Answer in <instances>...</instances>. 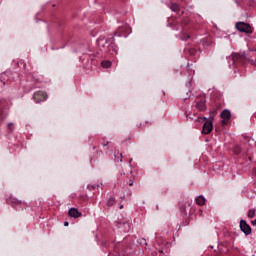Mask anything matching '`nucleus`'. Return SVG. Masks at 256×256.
Here are the masks:
<instances>
[{"mask_svg":"<svg viewBox=\"0 0 256 256\" xmlns=\"http://www.w3.org/2000/svg\"><path fill=\"white\" fill-rule=\"evenodd\" d=\"M97 45L102 52V55H117V45H115L113 40H109L105 37H100L97 40Z\"/></svg>","mask_w":256,"mask_h":256,"instance_id":"nucleus-1","label":"nucleus"},{"mask_svg":"<svg viewBox=\"0 0 256 256\" xmlns=\"http://www.w3.org/2000/svg\"><path fill=\"white\" fill-rule=\"evenodd\" d=\"M246 59L247 57L245 56V53H241V54L235 53L229 56L227 58V61H228L229 67H236L237 63H244Z\"/></svg>","mask_w":256,"mask_h":256,"instance_id":"nucleus-2","label":"nucleus"},{"mask_svg":"<svg viewBox=\"0 0 256 256\" xmlns=\"http://www.w3.org/2000/svg\"><path fill=\"white\" fill-rule=\"evenodd\" d=\"M236 29L241 33H253V29H251V26L245 22H237Z\"/></svg>","mask_w":256,"mask_h":256,"instance_id":"nucleus-3","label":"nucleus"},{"mask_svg":"<svg viewBox=\"0 0 256 256\" xmlns=\"http://www.w3.org/2000/svg\"><path fill=\"white\" fill-rule=\"evenodd\" d=\"M118 229H120L123 233H129L131 231V222L124 220L117 223Z\"/></svg>","mask_w":256,"mask_h":256,"instance_id":"nucleus-4","label":"nucleus"},{"mask_svg":"<svg viewBox=\"0 0 256 256\" xmlns=\"http://www.w3.org/2000/svg\"><path fill=\"white\" fill-rule=\"evenodd\" d=\"M33 99H34L35 103H41V101H46L47 93H45L43 91L35 92L33 95Z\"/></svg>","mask_w":256,"mask_h":256,"instance_id":"nucleus-5","label":"nucleus"},{"mask_svg":"<svg viewBox=\"0 0 256 256\" xmlns=\"http://www.w3.org/2000/svg\"><path fill=\"white\" fill-rule=\"evenodd\" d=\"M213 131V120H207L203 124L202 133L203 135H209Z\"/></svg>","mask_w":256,"mask_h":256,"instance_id":"nucleus-6","label":"nucleus"},{"mask_svg":"<svg viewBox=\"0 0 256 256\" xmlns=\"http://www.w3.org/2000/svg\"><path fill=\"white\" fill-rule=\"evenodd\" d=\"M240 229L242 233L246 235H251V226H249V224H247L245 220L240 221Z\"/></svg>","mask_w":256,"mask_h":256,"instance_id":"nucleus-7","label":"nucleus"},{"mask_svg":"<svg viewBox=\"0 0 256 256\" xmlns=\"http://www.w3.org/2000/svg\"><path fill=\"white\" fill-rule=\"evenodd\" d=\"M8 203H10V205H12V207H15L17 211H19V209H21V205H23V201H19L17 200V198H9Z\"/></svg>","mask_w":256,"mask_h":256,"instance_id":"nucleus-8","label":"nucleus"},{"mask_svg":"<svg viewBox=\"0 0 256 256\" xmlns=\"http://www.w3.org/2000/svg\"><path fill=\"white\" fill-rule=\"evenodd\" d=\"M205 103H207V100H205L204 98L196 101V109H198V111H205L207 109V105H205Z\"/></svg>","mask_w":256,"mask_h":256,"instance_id":"nucleus-9","label":"nucleus"},{"mask_svg":"<svg viewBox=\"0 0 256 256\" xmlns=\"http://www.w3.org/2000/svg\"><path fill=\"white\" fill-rule=\"evenodd\" d=\"M68 215L70 217H73L74 219H79V217H81V212H79V210H77L76 208H71L68 211Z\"/></svg>","mask_w":256,"mask_h":256,"instance_id":"nucleus-10","label":"nucleus"},{"mask_svg":"<svg viewBox=\"0 0 256 256\" xmlns=\"http://www.w3.org/2000/svg\"><path fill=\"white\" fill-rule=\"evenodd\" d=\"M220 117L224 119V121H229V119H231V112L229 110H224L220 114Z\"/></svg>","mask_w":256,"mask_h":256,"instance_id":"nucleus-11","label":"nucleus"},{"mask_svg":"<svg viewBox=\"0 0 256 256\" xmlns=\"http://www.w3.org/2000/svg\"><path fill=\"white\" fill-rule=\"evenodd\" d=\"M114 157H115V161H117L118 163L123 162V154L119 152H115Z\"/></svg>","mask_w":256,"mask_h":256,"instance_id":"nucleus-12","label":"nucleus"},{"mask_svg":"<svg viewBox=\"0 0 256 256\" xmlns=\"http://www.w3.org/2000/svg\"><path fill=\"white\" fill-rule=\"evenodd\" d=\"M196 203H197V205H205V197H203V196H198L197 198H196Z\"/></svg>","mask_w":256,"mask_h":256,"instance_id":"nucleus-13","label":"nucleus"},{"mask_svg":"<svg viewBox=\"0 0 256 256\" xmlns=\"http://www.w3.org/2000/svg\"><path fill=\"white\" fill-rule=\"evenodd\" d=\"M101 65L104 69H109V67H111L112 63L109 60H104V61H102Z\"/></svg>","mask_w":256,"mask_h":256,"instance_id":"nucleus-14","label":"nucleus"},{"mask_svg":"<svg viewBox=\"0 0 256 256\" xmlns=\"http://www.w3.org/2000/svg\"><path fill=\"white\" fill-rule=\"evenodd\" d=\"M123 31H125V29L123 28H119V32H115V36L116 37H127L125 34H123Z\"/></svg>","mask_w":256,"mask_h":256,"instance_id":"nucleus-15","label":"nucleus"},{"mask_svg":"<svg viewBox=\"0 0 256 256\" xmlns=\"http://www.w3.org/2000/svg\"><path fill=\"white\" fill-rule=\"evenodd\" d=\"M113 205H115V198H109L107 201V206L113 207Z\"/></svg>","mask_w":256,"mask_h":256,"instance_id":"nucleus-16","label":"nucleus"},{"mask_svg":"<svg viewBox=\"0 0 256 256\" xmlns=\"http://www.w3.org/2000/svg\"><path fill=\"white\" fill-rule=\"evenodd\" d=\"M248 217L249 219H253V217H255V209H250L248 211Z\"/></svg>","mask_w":256,"mask_h":256,"instance_id":"nucleus-17","label":"nucleus"},{"mask_svg":"<svg viewBox=\"0 0 256 256\" xmlns=\"http://www.w3.org/2000/svg\"><path fill=\"white\" fill-rule=\"evenodd\" d=\"M170 9H171L172 11H174L175 13H177V11H179V5H177V4H172V5L170 6Z\"/></svg>","mask_w":256,"mask_h":256,"instance_id":"nucleus-18","label":"nucleus"},{"mask_svg":"<svg viewBox=\"0 0 256 256\" xmlns=\"http://www.w3.org/2000/svg\"><path fill=\"white\" fill-rule=\"evenodd\" d=\"M7 79V73H2L1 74V77H0V80H1V83L2 85L5 84V80Z\"/></svg>","mask_w":256,"mask_h":256,"instance_id":"nucleus-19","label":"nucleus"},{"mask_svg":"<svg viewBox=\"0 0 256 256\" xmlns=\"http://www.w3.org/2000/svg\"><path fill=\"white\" fill-rule=\"evenodd\" d=\"M99 187V185L98 184H88V186H87V189H97Z\"/></svg>","mask_w":256,"mask_h":256,"instance_id":"nucleus-20","label":"nucleus"},{"mask_svg":"<svg viewBox=\"0 0 256 256\" xmlns=\"http://www.w3.org/2000/svg\"><path fill=\"white\" fill-rule=\"evenodd\" d=\"M234 153H235L236 155H239V154L241 153V147L236 146V147L234 148Z\"/></svg>","mask_w":256,"mask_h":256,"instance_id":"nucleus-21","label":"nucleus"},{"mask_svg":"<svg viewBox=\"0 0 256 256\" xmlns=\"http://www.w3.org/2000/svg\"><path fill=\"white\" fill-rule=\"evenodd\" d=\"M193 75H195V70H192L190 72L189 81H188L189 85H191V79H193Z\"/></svg>","mask_w":256,"mask_h":256,"instance_id":"nucleus-22","label":"nucleus"},{"mask_svg":"<svg viewBox=\"0 0 256 256\" xmlns=\"http://www.w3.org/2000/svg\"><path fill=\"white\" fill-rule=\"evenodd\" d=\"M138 243L140 245H143V243H144V245H147V240H145V238H141L140 240H138Z\"/></svg>","mask_w":256,"mask_h":256,"instance_id":"nucleus-23","label":"nucleus"},{"mask_svg":"<svg viewBox=\"0 0 256 256\" xmlns=\"http://www.w3.org/2000/svg\"><path fill=\"white\" fill-rule=\"evenodd\" d=\"M189 37H191V36H189V34H183V35L181 36V39H182L183 41H186V39H189Z\"/></svg>","mask_w":256,"mask_h":256,"instance_id":"nucleus-24","label":"nucleus"},{"mask_svg":"<svg viewBox=\"0 0 256 256\" xmlns=\"http://www.w3.org/2000/svg\"><path fill=\"white\" fill-rule=\"evenodd\" d=\"M202 45H203V47H208L209 42H207V40H203Z\"/></svg>","mask_w":256,"mask_h":256,"instance_id":"nucleus-25","label":"nucleus"},{"mask_svg":"<svg viewBox=\"0 0 256 256\" xmlns=\"http://www.w3.org/2000/svg\"><path fill=\"white\" fill-rule=\"evenodd\" d=\"M202 119H203L204 121H210V120L213 121V117H210L209 119H207V117H203Z\"/></svg>","mask_w":256,"mask_h":256,"instance_id":"nucleus-26","label":"nucleus"},{"mask_svg":"<svg viewBox=\"0 0 256 256\" xmlns=\"http://www.w3.org/2000/svg\"><path fill=\"white\" fill-rule=\"evenodd\" d=\"M251 225H253V226L255 227V225H256V219L251 221Z\"/></svg>","mask_w":256,"mask_h":256,"instance_id":"nucleus-27","label":"nucleus"},{"mask_svg":"<svg viewBox=\"0 0 256 256\" xmlns=\"http://www.w3.org/2000/svg\"><path fill=\"white\" fill-rule=\"evenodd\" d=\"M102 145H103L104 147H107V145H109V142H104Z\"/></svg>","mask_w":256,"mask_h":256,"instance_id":"nucleus-28","label":"nucleus"},{"mask_svg":"<svg viewBox=\"0 0 256 256\" xmlns=\"http://www.w3.org/2000/svg\"><path fill=\"white\" fill-rule=\"evenodd\" d=\"M64 227H69V222H64Z\"/></svg>","mask_w":256,"mask_h":256,"instance_id":"nucleus-29","label":"nucleus"},{"mask_svg":"<svg viewBox=\"0 0 256 256\" xmlns=\"http://www.w3.org/2000/svg\"><path fill=\"white\" fill-rule=\"evenodd\" d=\"M133 162V158H130L129 159V165H130V167H131V163Z\"/></svg>","mask_w":256,"mask_h":256,"instance_id":"nucleus-30","label":"nucleus"},{"mask_svg":"<svg viewBox=\"0 0 256 256\" xmlns=\"http://www.w3.org/2000/svg\"><path fill=\"white\" fill-rule=\"evenodd\" d=\"M129 186H130V187H133V181H131V182L129 183Z\"/></svg>","mask_w":256,"mask_h":256,"instance_id":"nucleus-31","label":"nucleus"},{"mask_svg":"<svg viewBox=\"0 0 256 256\" xmlns=\"http://www.w3.org/2000/svg\"><path fill=\"white\" fill-rule=\"evenodd\" d=\"M11 125H13V123L8 124V127H11Z\"/></svg>","mask_w":256,"mask_h":256,"instance_id":"nucleus-32","label":"nucleus"},{"mask_svg":"<svg viewBox=\"0 0 256 256\" xmlns=\"http://www.w3.org/2000/svg\"><path fill=\"white\" fill-rule=\"evenodd\" d=\"M254 175L256 176V168L254 169Z\"/></svg>","mask_w":256,"mask_h":256,"instance_id":"nucleus-33","label":"nucleus"},{"mask_svg":"<svg viewBox=\"0 0 256 256\" xmlns=\"http://www.w3.org/2000/svg\"><path fill=\"white\" fill-rule=\"evenodd\" d=\"M251 64L253 65V64H255V62H253V60H251Z\"/></svg>","mask_w":256,"mask_h":256,"instance_id":"nucleus-34","label":"nucleus"},{"mask_svg":"<svg viewBox=\"0 0 256 256\" xmlns=\"http://www.w3.org/2000/svg\"><path fill=\"white\" fill-rule=\"evenodd\" d=\"M187 118H188V119H193V118L189 117V115H187Z\"/></svg>","mask_w":256,"mask_h":256,"instance_id":"nucleus-35","label":"nucleus"},{"mask_svg":"<svg viewBox=\"0 0 256 256\" xmlns=\"http://www.w3.org/2000/svg\"><path fill=\"white\" fill-rule=\"evenodd\" d=\"M120 209H123V205L120 206Z\"/></svg>","mask_w":256,"mask_h":256,"instance_id":"nucleus-36","label":"nucleus"},{"mask_svg":"<svg viewBox=\"0 0 256 256\" xmlns=\"http://www.w3.org/2000/svg\"><path fill=\"white\" fill-rule=\"evenodd\" d=\"M125 29H129V27H128V26H126V27H125Z\"/></svg>","mask_w":256,"mask_h":256,"instance_id":"nucleus-37","label":"nucleus"},{"mask_svg":"<svg viewBox=\"0 0 256 256\" xmlns=\"http://www.w3.org/2000/svg\"><path fill=\"white\" fill-rule=\"evenodd\" d=\"M188 71H189V65H188Z\"/></svg>","mask_w":256,"mask_h":256,"instance_id":"nucleus-38","label":"nucleus"}]
</instances>
